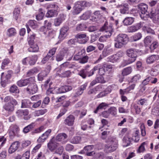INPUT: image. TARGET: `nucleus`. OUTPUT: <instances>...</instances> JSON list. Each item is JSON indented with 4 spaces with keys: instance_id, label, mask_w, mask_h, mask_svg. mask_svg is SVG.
I'll list each match as a JSON object with an SVG mask.
<instances>
[{
    "instance_id": "1",
    "label": "nucleus",
    "mask_w": 159,
    "mask_h": 159,
    "mask_svg": "<svg viewBox=\"0 0 159 159\" xmlns=\"http://www.w3.org/2000/svg\"><path fill=\"white\" fill-rule=\"evenodd\" d=\"M4 101L8 103L3 106V108L7 112L8 115H10L13 111L14 110V106L17 104V102L11 96L5 97Z\"/></svg>"
},
{
    "instance_id": "2",
    "label": "nucleus",
    "mask_w": 159,
    "mask_h": 159,
    "mask_svg": "<svg viewBox=\"0 0 159 159\" xmlns=\"http://www.w3.org/2000/svg\"><path fill=\"white\" fill-rule=\"evenodd\" d=\"M114 46L117 48H120L126 45L129 41V38L127 34H120L114 39Z\"/></svg>"
},
{
    "instance_id": "3",
    "label": "nucleus",
    "mask_w": 159,
    "mask_h": 159,
    "mask_svg": "<svg viewBox=\"0 0 159 159\" xmlns=\"http://www.w3.org/2000/svg\"><path fill=\"white\" fill-rule=\"evenodd\" d=\"M127 55L129 57L127 61H125L124 62L126 65L131 64L135 61L137 57V51L134 48H130L128 49L126 51Z\"/></svg>"
},
{
    "instance_id": "4",
    "label": "nucleus",
    "mask_w": 159,
    "mask_h": 159,
    "mask_svg": "<svg viewBox=\"0 0 159 159\" xmlns=\"http://www.w3.org/2000/svg\"><path fill=\"white\" fill-rule=\"evenodd\" d=\"M117 147L118 141L116 139H112L106 146V149L110 152L115 151Z\"/></svg>"
},
{
    "instance_id": "5",
    "label": "nucleus",
    "mask_w": 159,
    "mask_h": 159,
    "mask_svg": "<svg viewBox=\"0 0 159 159\" xmlns=\"http://www.w3.org/2000/svg\"><path fill=\"white\" fill-rule=\"evenodd\" d=\"M138 7L141 13L140 14V16L142 19H144V17L148 14L147 5L144 3H141L138 5Z\"/></svg>"
},
{
    "instance_id": "6",
    "label": "nucleus",
    "mask_w": 159,
    "mask_h": 159,
    "mask_svg": "<svg viewBox=\"0 0 159 159\" xmlns=\"http://www.w3.org/2000/svg\"><path fill=\"white\" fill-rule=\"evenodd\" d=\"M34 82V78L31 77L28 79L20 80L17 82V84L19 87H22L26 86L28 84L29 85L30 83Z\"/></svg>"
},
{
    "instance_id": "7",
    "label": "nucleus",
    "mask_w": 159,
    "mask_h": 159,
    "mask_svg": "<svg viewBox=\"0 0 159 159\" xmlns=\"http://www.w3.org/2000/svg\"><path fill=\"white\" fill-rule=\"evenodd\" d=\"M34 82L30 83L26 88V90L28 93L33 94L37 92L38 90V87Z\"/></svg>"
},
{
    "instance_id": "8",
    "label": "nucleus",
    "mask_w": 159,
    "mask_h": 159,
    "mask_svg": "<svg viewBox=\"0 0 159 159\" xmlns=\"http://www.w3.org/2000/svg\"><path fill=\"white\" fill-rule=\"evenodd\" d=\"M58 145V143L56 142L54 138L51 139L48 143V148L52 152L56 149Z\"/></svg>"
},
{
    "instance_id": "9",
    "label": "nucleus",
    "mask_w": 159,
    "mask_h": 159,
    "mask_svg": "<svg viewBox=\"0 0 159 159\" xmlns=\"http://www.w3.org/2000/svg\"><path fill=\"white\" fill-rule=\"evenodd\" d=\"M100 30L101 31H105L108 37H110L111 35L114 31L111 25L107 26L105 24L101 28Z\"/></svg>"
},
{
    "instance_id": "10",
    "label": "nucleus",
    "mask_w": 159,
    "mask_h": 159,
    "mask_svg": "<svg viewBox=\"0 0 159 159\" xmlns=\"http://www.w3.org/2000/svg\"><path fill=\"white\" fill-rule=\"evenodd\" d=\"M75 50L74 48H70L69 49L66 48L64 50L63 52L67 54L66 57L67 60H71L73 54L75 53Z\"/></svg>"
},
{
    "instance_id": "11",
    "label": "nucleus",
    "mask_w": 159,
    "mask_h": 159,
    "mask_svg": "<svg viewBox=\"0 0 159 159\" xmlns=\"http://www.w3.org/2000/svg\"><path fill=\"white\" fill-rule=\"evenodd\" d=\"M82 7L79 3V2H75L73 7V10L71 12L73 15H76L79 14L82 10Z\"/></svg>"
},
{
    "instance_id": "12",
    "label": "nucleus",
    "mask_w": 159,
    "mask_h": 159,
    "mask_svg": "<svg viewBox=\"0 0 159 159\" xmlns=\"http://www.w3.org/2000/svg\"><path fill=\"white\" fill-rule=\"evenodd\" d=\"M118 7L120 8V13L122 14H127L129 13V5L127 3H122L120 5H119Z\"/></svg>"
},
{
    "instance_id": "13",
    "label": "nucleus",
    "mask_w": 159,
    "mask_h": 159,
    "mask_svg": "<svg viewBox=\"0 0 159 159\" xmlns=\"http://www.w3.org/2000/svg\"><path fill=\"white\" fill-rule=\"evenodd\" d=\"M94 148L93 145H89L84 148V150L86 152V154L88 156L92 157L95 154V151H92Z\"/></svg>"
},
{
    "instance_id": "14",
    "label": "nucleus",
    "mask_w": 159,
    "mask_h": 159,
    "mask_svg": "<svg viewBox=\"0 0 159 159\" xmlns=\"http://www.w3.org/2000/svg\"><path fill=\"white\" fill-rule=\"evenodd\" d=\"M144 23L143 22H140L136 24L135 25H132L128 28V31L129 32H135L143 26Z\"/></svg>"
},
{
    "instance_id": "15",
    "label": "nucleus",
    "mask_w": 159,
    "mask_h": 159,
    "mask_svg": "<svg viewBox=\"0 0 159 159\" xmlns=\"http://www.w3.org/2000/svg\"><path fill=\"white\" fill-rule=\"evenodd\" d=\"M159 60V55H151L147 57L146 59V62L148 64H153Z\"/></svg>"
},
{
    "instance_id": "16",
    "label": "nucleus",
    "mask_w": 159,
    "mask_h": 159,
    "mask_svg": "<svg viewBox=\"0 0 159 159\" xmlns=\"http://www.w3.org/2000/svg\"><path fill=\"white\" fill-rule=\"evenodd\" d=\"M67 138V135L65 133H63L58 134L55 138L56 141L62 142L63 143H65L67 141L65 140Z\"/></svg>"
},
{
    "instance_id": "17",
    "label": "nucleus",
    "mask_w": 159,
    "mask_h": 159,
    "mask_svg": "<svg viewBox=\"0 0 159 159\" xmlns=\"http://www.w3.org/2000/svg\"><path fill=\"white\" fill-rule=\"evenodd\" d=\"M19 131V127L16 125H12L9 128V135L10 136L15 135Z\"/></svg>"
},
{
    "instance_id": "18",
    "label": "nucleus",
    "mask_w": 159,
    "mask_h": 159,
    "mask_svg": "<svg viewBox=\"0 0 159 159\" xmlns=\"http://www.w3.org/2000/svg\"><path fill=\"white\" fill-rule=\"evenodd\" d=\"M65 15L62 14H60L58 17L54 19V25L56 26H59L62 21L65 20Z\"/></svg>"
},
{
    "instance_id": "19",
    "label": "nucleus",
    "mask_w": 159,
    "mask_h": 159,
    "mask_svg": "<svg viewBox=\"0 0 159 159\" xmlns=\"http://www.w3.org/2000/svg\"><path fill=\"white\" fill-rule=\"evenodd\" d=\"M20 146V143L18 141H16L13 143L10 146L9 149V153L12 154L15 152Z\"/></svg>"
},
{
    "instance_id": "20",
    "label": "nucleus",
    "mask_w": 159,
    "mask_h": 159,
    "mask_svg": "<svg viewBox=\"0 0 159 159\" xmlns=\"http://www.w3.org/2000/svg\"><path fill=\"white\" fill-rule=\"evenodd\" d=\"M69 30V27L67 26L63 27L60 30V33L58 38L61 40H63L65 37L66 34Z\"/></svg>"
},
{
    "instance_id": "21",
    "label": "nucleus",
    "mask_w": 159,
    "mask_h": 159,
    "mask_svg": "<svg viewBox=\"0 0 159 159\" xmlns=\"http://www.w3.org/2000/svg\"><path fill=\"white\" fill-rule=\"evenodd\" d=\"M75 117L72 115H70L65 119L64 123L69 126H71L74 124Z\"/></svg>"
},
{
    "instance_id": "22",
    "label": "nucleus",
    "mask_w": 159,
    "mask_h": 159,
    "mask_svg": "<svg viewBox=\"0 0 159 159\" xmlns=\"http://www.w3.org/2000/svg\"><path fill=\"white\" fill-rule=\"evenodd\" d=\"M72 87L69 85H64L62 86L58 89V91L57 92L58 93H64L66 92L70 91L71 90Z\"/></svg>"
},
{
    "instance_id": "23",
    "label": "nucleus",
    "mask_w": 159,
    "mask_h": 159,
    "mask_svg": "<svg viewBox=\"0 0 159 159\" xmlns=\"http://www.w3.org/2000/svg\"><path fill=\"white\" fill-rule=\"evenodd\" d=\"M135 18L131 17H127L125 18L123 21L125 25H131L134 22Z\"/></svg>"
},
{
    "instance_id": "24",
    "label": "nucleus",
    "mask_w": 159,
    "mask_h": 159,
    "mask_svg": "<svg viewBox=\"0 0 159 159\" xmlns=\"http://www.w3.org/2000/svg\"><path fill=\"white\" fill-rule=\"evenodd\" d=\"M87 86V85L86 84H84L80 86V88L77 89L74 97H77L81 95L83 93L84 90L86 89Z\"/></svg>"
},
{
    "instance_id": "25",
    "label": "nucleus",
    "mask_w": 159,
    "mask_h": 159,
    "mask_svg": "<svg viewBox=\"0 0 159 159\" xmlns=\"http://www.w3.org/2000/svg\"><path fill=\"white\" fill-rule=\"evenodd\" d=\"M150 74L153 76H155L159 74V64L153 67L151 69Z\"/></svg>"
},
{
    "instance_id": "26",
    "label": "nucleus",
    "mask_w": 159,
    "mask_h": 159,
    "mask_svg": "<svg viewBox=\"0 0 159 159\" xmlns=\"http://www.w3.org/2000/svg\"><path fill=\"white\" fill-rule=\"evenodd\" d=\"M153 38L152 37L150 36L146 37L143 40L145 46L146 47H148L153 42Z\"/></svg>"
},
{
    "instance_id": "27",
    "label": "nucleus",
    "mask_w": 159,
    "mask_h": 159,
    "mask_svg": "<svg viewBox=\"0 0 159 159\" xmlns=\"http://www.w3.org/2000/svg\"><path fill=\"white\" fill-rule=\"evenodd\" d=\"M29 111L27 109L19 110L16 112L17 116L19 117H21L23 116H27L29 114Z\"/></svg>"
},
{
    "instance_id": "28",
    "label": "nucleus",
    "mask_w": 159,
    "mask_h": 159,
    "mask_svg": "<svg viewBox=\"0 0 159 159\" xmlns=\"http://www.w3.org/2000/svg\"><path fill=\"white\" fill-rule=\"evenodd\" d=\"M28 63L30 65H34L37 61L38 57L37 55H34L31 57H29Z\"/></svg>"
},
{
    "instance_id": "29",
    "label": "nucleus",
    "mask_w": 159,
    "mask_h": 159,
    "mask_svg": "<svg viewBox=\"0 0 159 159\" xmlns=\"http://www.w3.org/2000/svg\"><path fill=\"white\" fill-rule=\"evenodd\" d=\"M70 142L73 144H79L81 142V137L79 136H75L70 140Z\"/></svg>"
},
{
    "instance_id": "30",
    "label": "nucleus",
    "mask_w": 159,
    "mask_h": 159,
    "mask_svg": "<svg viewBox=\"0 0 159 159\" xmlns=\"http://www.w3.org/2000/svg\"><path fill=\"white\" fill-rule=\"evenodd\" d=\"M32 103L27 99H24L22 101L21 108H30L31 106Z\"/></svg>"
},
{
    "instance_id": "31",
    "label": "nucleus",
    "mask_w": 159,
    "mask_h": 159,
    "mask_svg": "<svg viewBox=\"0 0 159 159\" xmlns=\"http://www.w3.org/2000/svg\"><path fill=\"white\" fill-rule=\"evenodd\" d=\"M29 44L30 47L28 49V51L31 52H36L38 51L39 48L36 44L34 43Z\"/></svg>"
},
{
    "instance_id": "32",
    "label": "nucleus",
    "mask_w": 159,
    "mask_h": 159,
    "mask_svg": "<svg viewBox=\"0 0 159 159\" xmlns=\"http://www.w3.org/2000/svg\"><path fill=\"white\" fill-rule=\"evenodd\" d=\"M158 42L157 41L153 42L149 46L150 52L152 53L154 51V49L157 48L158 46Z\"/></svg>"
},
{
    "instance_id": "33",
    "label": "nucleus",
    "mask_w": 159,
    "mask_h": 159,
    "mask_svg": "<svg viewBox=\"0 0 159 159\" xmlns=\"http://www.w3.org/2000/svg\"><path fill=\"white\" fill-rule=\"evenodd\" d=\"M45 11L42 9L40 8L39 10V12L36 15V19L38 20H42L44 16Z\"/></svg>"
},
{
    "instance_id": "34",
    "label": "nucleus",
    "mask_w": 159,
    "mask_h": 159,
    "mask_svg": "<svg viewBox=\"0 0 159 159\" xmlns=\"http://www.w3.org/2000/svg\"><path fill=\"white\" fill-rule=\"evenodd\" d=\"M57 11L56 10H48L46 14V16L47 17H52L55 16L57 15Z\"/></svg>"
},
{
    "instance_id": "35",
    "label": "nucleus",
    "mask_w": 159,
    "mask_h": 159,
    "mask_svg": "<svg viewBox=\"0 0 159 159\" xmlns=\"http://www.w3.org/2000/svg\"><path fill=\"white\" fill-rule=\"evenodd\" d=\"M148 145V142H145L141 143L140 146L139 147L138 151L139 152H143L145 151V148L147 147Z\"/></svg>"
},
{
    "instance_id": "36",
    "label": "nucleus",
    "mask_w": 159,
    "mask_h": 159,
    "mask_svg": "<svg viewBox=\"0 0 159 159\" xmlns=\"http://www.w3.org/2000/svg\"><path fill=\"white\" fill-rule=\"evenodd\" d=\"M132 141V138L128 135L125 136L123 139V143L125 144L126 146L129 145Z\"/></svg>"
},
{
    "instance_id": "37",
    "label": "nucleus",
    "mask_w": 159,
    "mask_h": 159,
    "mask_svg": "<svg viewBox=\"0 0 159 159\" xmlns=\"http://www.w3.org/2000/svg\"><path fill=\"white\" fill-rule=\"evenodd\" d=\"M113 51V50L112 48L108 47L105 48L102 52L103 57H105L107 56L111 53Z\"/></svg>"
},
{
    "instance_id": "38",
    "label": "nucleus",
    "mask_w": 159,
    "mask_h": 159,
    "mask_svg": "<svg viewBox=\"0 0 159 159\" xmlns=\"http://www.w3.org/2000/svg\"><path fill=\"white\" fill-rule=\"evenodd\" d=\"M93 159H104V154L102 152H95V154L93 156Z\"/></svg>"
},
{
    "instance_id": "39",
    "label": "nucleus",
    "mask_w": 159,
    "mask_h": 159,
    "mask_svg": "<svg viewBox=\"0 0 159 159\" xmlns=\"http://www.w3.org/2000/svg\"><path fill=\"white\" fill-rule=\"evenodd\" d=\"M107 59L108 61H110L113 63L116 62L118 61L115 54L109 57Z\"/></svg>"
},
{
    "instance_id": "40",
    "label": "nucleus",
    "mask_w": 159,
    "mask_h": 159,
    "mask_svg": "<svg viewBox=\"0 0 159 159\" xmlns=\"http://www.w3.org/2000/svg\"><path fill=\"white\" fill-rule=\"evenodd\" d=\"M47 111V110L46 109L38 110L34 111V115L35 116H38L44 114Z\"/></svg>"
},
{
    "instance_id": "41",
    "label": "nucleus",
    "mask_w": 159,
    "mask_h": 159,
    "mask_svg": "<svg viewBox=\"0 0 159 159\" xmlns=\"http://www.w3.org/2000/svg\"><path fill=\"white\" fill-rule=\"evenodd\" d=\"M16 34V30L13 28H11L8 29L7 32V34L9 37L14 36Z\"/></svg>"
},
{
    "instance_id": "42",
    "label": "nucleus",
    "mask_w": 159,
    "mask_h": 159,
    "mask_svg": "<svg viewBox=\"0 0 159 159\" xmlns=\"http://www.w3.org/2000/svg\"><path fill=\"white\" fill-rule=\"evenodd\" d=\"M143 31H146L148 33L154 34L155 32L154 30L150 28L147 27V26L143 25Z\"/></svg>"
},
{
    "instance_id": "43",
    "label": "nucleus",
    "mask_w": 159,
    "mask_h": 159,
    "mask_svg": "<svg viewBox=\"0 0 159 159\" xmlns=\"http://www.w3.org/2000/svg\"><path fill=\"white\" fill-rule=\"evenodd\" d=\"M9 91L11 93H18L19 91L17 86L14 85H12L10 87Z\"/></svg>"
},
{
    "instance_id": "44",
    "label": "nucleus",
    "mask_w": 159,
    "mask_h": 159,
    "mask_svg": "<svg viewBox=\"0 0 159 159\" xmlns=\"http://www.w3.org/2000/svg\"><path fill=\"white\" fill-rule=\"evenodd\" d=\"M39 72L38 69L34 67L30 70L27 73V76L28 77L30 76L33 75L34 73H37Z\"/></svg>"
},
{
    "instance_id": "45",
    "label": "nucleus",
    "mask_w": 159,
    "mask_h": 159,
    "mask_svg": "<svg viewBox=\"0 0 159 159\" xmlns=\"http://www.w3.org/2000/svg\"><path fill=\"white\" fill-rule=\"evenodd\" d=\"M27 26H29L33 29L37 27V22L35 20H30L28 23Z\"/></svg>"
},
{
    "instance_id": "46",
    "label": "nucleus",
    "mask_w": 159,
    "mask_h": 159,
    "mask_svg": "<svg viewBox=\"0 0 159 159\" xmlns=\"http://www.w3.org/2000/svg\"><path fill=\"white\" fill-rule=\"evenodd\" d=\"M47 73L45 71H43L41 72L38 75V79L39 80L41 81L43 80L44 77H46L47 75Z\"/></svg>"
},
{
    "instance_id": "47",
    "label": "nucleus",
    "mask_w": 159,
    "mask_h": 159,
    "mask_svg": "<svg viewBox=\"0 0 159 159\" xmlns=\"http://www.w3.org/2000/svg\"><path fill=\"white\" fill-rule=\"evenodd\" d=\"M131 109L133 108L134 109L136 113L137 114H139L141 112L140 108L136 104H132L131 105Z\"/></svg>"
},
{
    "instance_id": "48",
    "label": "nucleus",
    "mask_w": 159,
    "mask_h": 159,
    "mask_svg": "<svg viewBox=\"0 0 159 159\" xmlns=\"http://www.w3.org/2000/svg\"><path fill=\"white\" fill-rule=\"evenodd\" d=\"M91 15V12L89 11H88L84 13L80 16V18L82 19L86 20L90 17Z\"/></svg>"
},
{
    "instance_id": "49",
    "label": "nucleus",
    "mask_w": 159,
    "mask_h": 159,
    "mask_svg": "<svg viewBox=\"0 0 159 159\" xmlns=\"http://www.w3.org/2000/svg\"><path fill=\"white\" fill-rule=\"evenodd\" d=\"M98 67L95 66L94 67L93 69H92L89 71L87 70V76L89 77L92 76L94 74L95 71L98 70Z\"/></svg>"
},
{
    "instance_id": "50",
    "label": "nucleus",
    "mask_w": 159,
    "mask_h": 159,
    "mask_svg": "<svg viewBox=\"0 0 159 159\" xmlns=\"http://www.w3.org/2000/svg\"><path fill=\"white\" fill-rule=\"evenodd\" d=\"M10 61L8 58H6L4 59L2 62L1 68L2 69H4L5 67L7 66L10 63Z\"/></svg>"
},
{
    "instance_id": "51",
    "label": "nucleus",
    "mask_w": 159,
    "mask_h": 159,
    "mask_svg": "<svg viewBox=\"0 0 159 159\" xmlns=\"http://www.w3.org/2000/svg\"><path fill=\"white\" fill-rule=\"evenodd\" d=\"M57 49V48L56 47L52 48L49 51L48 54H47V55L48 56H49L50 57H51L52 60H53L54 59L53 57H52V56L55 54Z\"/></svg>"
},
{
    "instance_id": "52",
    "label": "nucleus",
    "mask_w": 159,
    "mask_h": 159,
    "mask_svg": "<svg viewBox=\"0 0 159 159\" xmlns=\"http://www.w3.org/2000/svg\"><path fill=\"white\" fill-rule=\"evenodd\" d=\"M100 65L98 64L96 66H98V74L100 75H102L104 74L106 69L104 68L103 66L102 67H101Z\"/></svg>"
},
{
    "instance_id": "53",
    "label": "nucleus",
    "mask_w": 159,
    "mask_h": 159,
    "mask_svg": "<svg viewBox=\"0 0 159 159\" xmlns=\"http://www.w3.org/2000/svg\"><path fill=\"white\" fill-rule=\"evenodd\" d=\"M111 92L109 91L108 89H106L104 91L100 92L97 95L98 98H100L106 96L107 94L110 93Z\"/></svg>"
},
{
    "instance_id": "54",
    "label": "nucleus",
    "mask_w": 159,
    "mask_h": 159,
    "mask_svg": "<svg viewBox=\"0 0 159 159\" xmlns=\"http://www.w3.org/2000/svg\"><path fill=\"white\" fill-rule=\"evenodd\" d=\"M132 69L131 67H128L124 69L122 72V75H127L131 72Z\"/></svg>"
},
{
    "instance_id": "55",
    "label": "nucleus",
    "mask_w": 159,
    "mask_h": 159,
    "mask_svg": "<svg viewBox=\"0 0 159 159\" xmlns=\"http://www.w3.org/2000/svg\"><path fill=\"white\" fill-rule=\"evenodd\" d=\"M20 9L19 8H15L13 11V16L16 20H17L19 16Z\"/></svg>"
},
{
    "instance_id": "56",
    "label": "nucleus",
    "mask_w": 159,
    "mask_h": 159,
    "mask_svg": "<svg viewBox=\"0 0 159 159\" xmlns=\"http://www.w3.org/2000/svg\"><path fill=\"white\" fill-rule=\"evenodd\" d=\"M4 74V73H2L1 74V85L3 87H4L6 86V82L7 80L5 79L4 76L3 75Z\"/></svg>"
},
{
    "instance_id": "57",
    "label": "nucleus",
    "mask_w": 159,
    "mask_h": 159,
    "mask_svg": "<svg viewBox=\"0 0 159 159\" xmlns=\"http://www.w3.org/2000/svg\"><path fill=\"white\" fill-rule=\"evenodd\" d=\"M87 70L86 69H82L80 70L78 73L79 75L81 76L83 78H86L87 75Z\"/></svg>"
},
{
    "instance_id": "58",
    "label": "nucleus",
    "mask_w": 159,
    "mask_h": 159,
    "mask_svg": "<svg viewBox=\"0 0 159 159\" xmlns=\"http://www.w3.org/2000/svg\"><path fill=\"white\" fill-rule=\"evenodd\" d=\"M110 114L115 116L116 114L117 109L115 107H111L108 109Z\"/></svg>"
},
{
    "instance_id": "59",
    "label": "nucleus",
    "mask_w": 159,
    "mask_h": 159,
    "mask_svg": "<svg viewBox=\"0 0 159 159\" xmlns=\"http://www.w3.org/2000/svg\"><path fill=\"white\" fill-rule=\"evenodd\" d=\"M79 2L82 7H89L91 5V3L90 2L85 1H80Z\"/></svg>"
},
{
    "instance_id": "60",
    "label": "nucleus",
    "mask_w": 159,
    "mask_h": 159,
    "mask_svg": "<svg viewBox=\"0 0 159 159\" xmlns=\"http://www.w3.org/2000/svg\"><path fill=\"white\" fill-rule=\"evenodd\" d=\"M44 129V127L43 126H41L39 128L35 129L32 132V134H34L36 133H40L41 132L43 131Z\"/></svg>"
},
{
    "instance_id": "61",
    "label": "nucleus",
    "mask_w": 159,
    "mask_h": 159,
    "mask_svg": "<svg viewBox=\"0 0 159 159\" xmlns=\"http://www.w3.org/2000/svg\"><path fill=\"white\" fill-rule=\"evenodd\" d=\"M139 133V130H136L133 137L132 140H134L135 142H137L139 140V136L138 134Z\"/></svg>"
},
{
    "instance_id": "62",
    "label": "nucleus",
    "mask_w": 159,
    "mask_h": 159,
    "mask_svg": "<svg viewBox=\"0 0 159 159\" xmlns=\"http://www.w3.org/2000/svg\"><path fill=\"white\" fill-rule=\"evenodd\" d=\"M35 35L34 34L31 35L28 39V43L29 44L34 43V39Z\"/></svg>"
},
{
    "instance_id": "63",
    "label": "nucleus",
    "mask_w": 159,
    "mask_h": 159,
    "mask_svg": "<svg viewBox=\"0 0 159 159\" xmlns=\"http://www.w3.org/2000/svg\"><path fill=\"white\" fill-rule=\"evenodd\" d=\"M151 14L152 15L151 18H153V19L155 20V21H159V13L155 14L154 13L151 12Z\"/></svg>"
},
{
    "instance_id": "64",
    "label": "nucleus",
    "mask_w": 159,
    "mask_h": 159,
    "mask_svg": "<svg viewBox=\"0 0 159 159\" xmlns=\"http://www.w3.org/2000/svg\"><path fill=\"white\" fill-rule=\"evenodd\" d=\"M64 55L62 53H60L57 55L56 56V60L57 61H62L63 59Z\"/></svg>"
}]
</instances>
